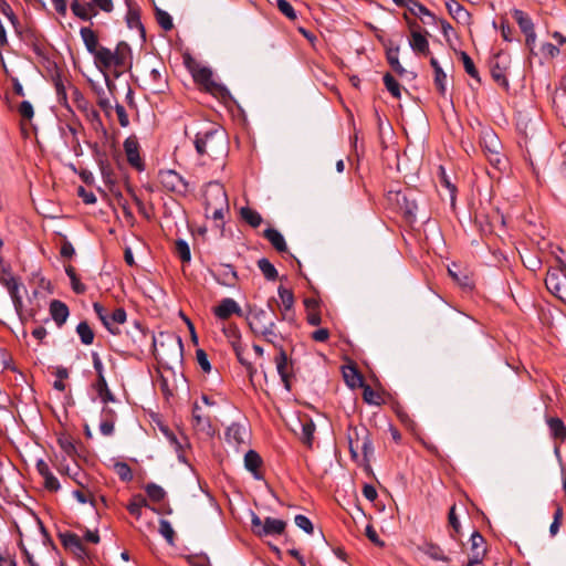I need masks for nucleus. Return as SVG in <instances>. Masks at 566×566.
<instances>
[{
    "mask_svg": "<svg viewBox=\"0 0 566 566\" xmlns=\"http://www.w3.org/2000/svg\"><path fill=\"white\" fill-rule=\"evenodd\" d=\"M251 331L262 336L266 342L276 344L281 338L275 324V314L260 307L250 308L247 316Z\"/></svg>",
    "mask_w": 566,
    "mask_h": 566,
    "instance_id": "1",
    "label": "nucleus"
},
{
    "mask_svg": "<svg viewBox=\"0 0 566 566\" xmlns=\"http://www.w3.org/2000/svg\"><path fill=\"white\" fill-rule=\"evenodd\" d=\"M157 356L169 363H179L182 358L184 345L178 335L160 333L153 338Z\"/></svg>",
    "mask_w": 566,
    "mask_h": 566,
    "instance_id": "2",
    "label": "nucleus"
},
{
    "mask_svg": "<svg viewBox=\"0 0 566 566\" xmlns=\"http://www.w3.org/2000/svg\"><path fill=\"white\" fill-rule=\"evenodd\" d=\"M545 277L546 289L562 302L566 303V264L563 260L556 259Z\"/></svg>",
    "mask_w": 566,
    "mask_h": 566,
    "instance_id": "3",
    "label": "nucleus"
},
{
    "mask_svg": "<svg viewBox=\"0 0 566 566\" xmlns=\"http://www.w3.org/2000/svg\"><path fill=\"white\" fill-rule=\"evenodd\" d=\"M224 145V134L220 129H209L198 133L195 138V147L199 155H216Z\"/></svg>",
    "mask_w": 566,
    "mask_h": 566,
    "instance_id": "4",
    "label": "nucleus"
},
{
    "mask_svg": "<svg viewBox=\"0 0 566 566\" xmlns=\"http://www.w3.org/2000/svg\"><path fill=\"white\" fill-rule=\"evenodd\" d=\"M388 200L397 205L406 220L415 221L418 205L412 190L389 191Z\"/></svg>",
    "mask_w": 566,
    "mask_h": 566,
    "instance_id": "5",
    "label": "nucleus"
},
{
    "mask_svg": "<svg viewBox=\"0 0 566 566\" xmlns=\"http://www.w3.org/2000/svg\"><path fill=\"white\" fill-rule=\"evenodd\" d=\"M251 525L258 536L280 535L284 532L286 523L283 520L266 517L262 521L255 513L251 514Z\"/></svg>",
    "mask_w": 566,
    "mask_h": 566,
    "instance_id": "6",
    "label": "nucleus"
},
{
    "mask_svg": "<svg viewBox=\"0 0 566 566\" xmlns=\"http://www.w3.org/2000/svg\"><path fill=\"white\" fill-rule=\"evenodd\" d=\"M193 80L203 86V88L213 95H223L226 87L213 78V73L209 67L197 66L192 70Z\"/></svg>",
    "mask_w": 566,
    "mask_h": 566,
    "instance_id": "7",
    "label": "nucleus"
},
{
    "mask_svg": "<svg viewBox=\"0 0 566 566\" xmlns=\"http://www.w3.org/2000/svg\"><path fill=\"white\" fill-rule=\"evenodd\" d=\"M471 556L468 559L467 566H479L486 555V542L480 532L474 531L470 537Z\"/></svg>",
    "mask_w": 566,
    "mask_h": 566,
    "instance_id": "8",
    "label": "nucleus"
},
{
    "mask_svg": "<svg viewBox=\"0 0 566 566\" xmlns=\"http://www.w3.org/2000/svg\"><path fill=\"white\" fill-rule=\"evenodd\" d=\"M206 208L228 206V196L223 186L217 181L209 182L205 190Z\"/></svg>",
    "mask_w": 566,
    "mask_h": 566,
    "instance_id": "9",
    "label": "nucleus"
},
{
    "mask_svg": "<svg viewBox=\"0 0 566 566\" xmlns=\"http://www.w3.org/2000/svg\"><path fill=\"white\" fill-rule=\"evenodd\" d=\"M356 387L363 389V399L368 405L380 406L384 402L381 392L365 380L364 375L356 368Z\"/></svg>",
    "mask_w": 566,
    "mask_h": 566,
    "instance_id": "10",
    "label": "nucleus"
},
{
    "mask_svg": "<svg viewBox=\"0 0 566 566\" xmlns=\"http://www.w3.org/2000/svg\"><path fill=\"white\" fill-rule=\"evenodd\" d=\"M160 184L170 191L184 192L187 190V182L175 170H161L159 172Z\"/></svg>",
    "mask_w": 566,
    "mask_h": 566,
    "instance_id": "11",
    "label": "nucleus"
},
{
    "mask_svg": "<svg viewBox=\"0 0 566 566\" xmlns=\"http://www.w3.org/2000/svg\"><path fill=\"white\" fill-rule=\"evenodd\" d=\"M3 284L6 285L8 293L10 294V297L12 300L13 306L17 311V313H20L23 307V300L21 291L23 290L22 284H20L17 279L10 276L2 280Z\"/></svg>",
    "mask_w": 566,
    "mask_h": 566,
    "instance_id": "12",
    "label": "nucleus"
},
{
    "mask_svg": "<svg viewBox=\"0 0 566 566\" xmlns=\"http://www.w3.org/2000/svg\"><path fill=\"white\" fill-rule=\"evenodd\" d=\"M213 313L218 318L227 319L233 314L241 316L242 310L233 298L226 297L214 307Z\"/></svg>",
    "mask_w": 566,
    "mask_h": 566,
    "instance_id": "13",
    "label": "nucleus"
},
{
    "mask_svg": "<svg viewBox=\"0 0 566 566\" xmlns=\"http://www.w3.org/2000/svg\"><path fill=\"white\" fill-rule=\"evenodd\" d=\"M61 541L66 549L72 552L75 556L83 558L87 556L86 548L84 547L81 538L72 533H65L60 535Z\"/></svg>",
    "mask_w": 566,
    "mask_h": 566,
    "instance_id": "14",
    "label": "nucleus"
},
{
    "mask_svg": "<svg viewBox=\"0 0 566 566\" xmlns=\"http://www.w3.org/2000/svg\"><path fill=\"white\" fill-rule=\"evenodd\" d=\"M248 430L244 424L232 423L227 428L226 439L230 444L240 446L247 442Z\"/></svg>",
    "mask_w": 566,
    "mask_h": 566,
    "instance_id": "15",
    "label": "nucleus"
},
{
    "mask_svg": "<svg viewBox=\"0 0 566 566\" xmlns=\"http://www.w3.org/2000/svg\"><path fill=\"white\" fill-rule=\"evenodd\" d=\"M93 55L95 57L96 63L101 64L104 67H111L114 65H119L122 63V60L117 53L104 46H99L97 51L93 53Z\"/></svg>",
    "mask_w": 566,
    "mask_h": 566,
    "instance_id": "16",
    "label": "nucleus"
},
{
    "mask_svg": "<svg viewBox=\"0 0 566 566\" xmlns=\"http://www.w3.org/2000/svg\"><path fill=\"white\" fill-rule=\"evenodd\" d=\"M446 8L449 14L457 20V22L462 24H469L471 20L470 12L457 0H448L446 2Z\"/></svg>",
    "mask_w": 566,
    "mask_h": 566,
    "instance_id": "17",
    "label": "nucleus"
},
{
    "mask_svg": "<svg viewBox=\"0 0 566 566\" xmlns=\"http://www.w3.org/2000/svg\"><path fill=\"white\" fill-rule=\"evenodd\" d=\"M138 148H139V145L135 138L129 137L124 142V150H125V154L127 157V161L133 167L137 168L138 170H142L143 164H142V159L139 157Z\"/></svg>",
    "mask_w": 566,
    "mask_h": 566,
    "instance_id": "18",
    "label": "nucleus"
},
{
    "mask_svg": "<svg viewBox=\"0 0 566 566\" xmlns=\"http://www.w3.org/2000/svg\"><path fill=\"white\" fill-rule=\"evenodd\" d=\"M551 437L555 442L563 443L566 441V426L558 417H549L546 419Z\"/></svg>",
    "mask_w": 566,
    "mask_h": 566,
    "instance_id": "19",
    "label": "nucleus"
},
{
    "mask_svg": "<svg viewBox=\"0 0 566 566\" xmlns=\"http://www.w3.org/2000/svg\"><path fill=\"white\" fill-rule=\"evenodd\" d=\"M297 424L300 427V431H297V429H294L295 433L298 436L303 443L311 447L313 443V434L315 431L314 422L307 418L304 420L300 419Z\"/></svg>",
    "mask_w": 566,
    "mask_h": 566,
    "instance_id": "20",
    "label": "nucleus"
},
{
    "mask_svg": "<svg viewBox=\"0 0 566 566\" xmlns=\"http://www.w3.org/2000/svg\"><path fill=\"white\" fill-rule=\"evenodd\" d=\"M489 137L488 140L491 143L492 154H488V160L493 167L501 169V166L504 164V158L500 154L501 143L494 132H491Z\"/></svg>",
    "mask_w": 566,
    "mask_h": 566,
    "instance_id": "21",
    "label": "nucleus"
},
{
    "mask_svg": "<svg viewBox=\"0 0 566 566\" xmlns=\"http://www.w3.org/2000/svg\"><path fill=\"white\" fill-rule=\"evenodd\" d=\"M50 313L57 326H62L69 317L67 306L57 300H54L50 304Z\"/></svg>",
    "mask_w": 566,
    "mask_h": 566,
    "instance_id": "22",
    "label": "nucleus"
},
{
    "mask_svg": "<svg viewBox=\"0 0 566 566\" xmlns=\"http://www.w3.org/2000/svg\"><path fill=\"white\" fill-rule=\"evenodd\" d=\"M430 65L432 66L434 71V85L438 92L441 95H444L447 92L446 82H447V74L443 72L442 67L440 66L438 60L436 57L430 59Z\"/></svg>",
    "mask_w": 566,
    "mask_h": 566,
    "instance_id": "23",
    "label": "nucleus"
},
{
    "mask_svg": "<svg viewBox=\"0 0 566 566\" xmlns=\"http://www.w3.org/2000/svg\"><path fill=\"white\" fill-rule=\"evenodd\" d=\"M409 44L416 53H429V42L427 38L418 31H411V39L409 41Z\"/></svg>",
    "mask_w": 566,
    "mask_h": 566,
    "instance_id": "24",
    "label": "nucleus"
},
{
    "mask_svg": "<svg viewBox=\"0 0 566 566\" xmlns=\"http://www.w3.org/2000/svg\"><path fill=\"white\" fill-rule=\"evenodd\" d=\"M512 17L514 18V20L516 21L521 31L524 34L535 30L532 19L524 11H522L520 9H513Z\"/></svg>",
    "mask_w": 566,
    "mask_h": 566,
    "instance_id": "25",
    "label": "nucleus"
},
{
    "mask_svg": "<svg viewBox=\"0 0 566 566\" xmlns=\"http://www.w3.org/2000/svg\"><path fill=\"white\" fill-rule=\"evenodd\" d=\"M261 464V458L260 455L253 451L249 450L244 455V467L248 471L253 473V476L258 480H260L262 476L258 472V468Z\"/></svg>",
    "mask_w": 566,
    "mask_h": 566,
    "instance_id": "26",
    "label": "nucleus"
},
{
    "mask_svg": "<svg viewBox=\"0 0 566 566\" xmlns=\"http://www.w3.org/2000/svg\"><path fill=\"white\" fill-rule=\"evenodd\" d=\"M108 326H105L108 332L112 334H118V325L125 323L126 321V312L124 308L118 307L116 308L111 315H108Z\"/></svg>",
    "mask_w": 566,
    "mask_h": 566,
    "instance_id": "27",
    "label": "nucleus"
},
{
    "mask_svg": "<svg viewBox=\"0 0 566 566\" xmlns=\"http://www.w3.org/2000/svg\"><path fill=\"white\" fill-rule=\"evenodd\" d=\"M264 237L271 242V244L279 251L284 252L286 250V242L281 232L276 229L269 228L264 231Z\"/></svg>",
    "mask_w": 566,
    "mask_h": 566,
    "instance_id": "28",
    "label": "nucleus"
},
{
    "mask_svg": "<svg viewBox=\"0 0 566 566\" xmlns=\"http://www.w3.org/2000/svg\"><path fill=\"white\" fill-rule=\"evenodd\" d=\"M80 33H81V36H82V40H83V42L85 44L86 50L91 54H93L95 51H97L99 45H98L97 36L94 33V31L91 30L90 28H82Z\"/></svg>",
    "mask_w": 566,
    "mask_h": 566,
    "instance_id": "29",
    "label": "nucleus"
},
{
    "mask_svg": "<svg viewBox=\"0 0 566 566\" xmlns=\"http://www.w3.org/2000/svg\"><path fill=\"white\" fill-rule=\"evenodd\" d=\"M491 75L492 78L501 86L507 88L509 81L505 74V67H501L497 60L491 62Z\"/></svg>",
    "mask_w": 566,
    "mask_h": 566,
    "instance_id": "30",
    "label": "nucleus"
},
{
    "mask_svg": "<svg viewBox=\"0 0 566 566\" xmlns=\"http://www.w3.org/2000/svg\"><path fill=\"white\" fill-rule=\"evenodd\" d=\"M286 354L284 350H281L280 352V355L277 356L276 358V369H277V373L284 384V387L286 390H290L291 387H290V382H289V374L286 371Z\"/></svg>",
    "mask_w": 566,
    "mask_h": 566,
    "instance_id": "31",
    "label": "nucleus"
},
{
    "mask_svg": "<svg viewBox=\"0 0 566 566\" xmlns=\"http://www.w3.org/2000/svg\"><path fill=\"white\" fill-rule=\"evenodd\" d=\"M399 48H391L387 51V61L390 67L398 74L403 75L406 73L405 67L399 62Z\"/></svg>",
    "mask_w": 566,
    "mask_h": 566,
    "instance_id": "32",
    "label": "nucleus"
},
{
    "mask_svg": "<svg viewBox=\"0 0 566 566\" xmlns=\"http://www.w3.org/2000/svg\"><path fill=\"white\" fill-rule=\"evenodd\" d=\"M406 8L411 14L419 17L420 19L422 17L432 18V12L417 0H407Z\"/></svg>",
    "mask_w": 566,
    "mask_h": 566,
    "instance_id": "33",
    "label": "nucleus"
},
{
    "mask_svg": "<svg viewBox=\"0 0 566 566\" xmlns=\"http://www.w3.org/2000/svg\"><path fill=\"white\" fill-rule=\"evenodd\" d=\"M192 419L195 421V426L199 430L205 431V432L210 431V429H211L210 421L207 417L202 416V413L200 412V407L198 405L193 406Z\"/></svg>",
    "mask_w": 566,
    "mask_h": 566,
    "instance_id": "34",
    "label": "nucleus"
},
{
    "mask_svg": "<svg viewBox=\"0 0 566 566\" xmlns=\"http://www.w3.org/2000/svg\"><path fill=\"white\" fill-rule=\"evenodd\" d=\"M240 214L253 228H258L262 222L261 214L248 207L241 208Z\"/></svg>",
    "mask_w": 566,
    "mask_h": 566,
    "instance_id": "35",
    "label": "nucleus"
},
{
    "mask_svg": "<svg viewBox=\"0 0 566 566\" xmlns=\"http://www.w3.org/2000/svg\"><path fill=\"white\" fill-rule=\"evenodd\" d=\"M258 266L266 280L274 281L277 277V271L274 265L265 258L258 261Z\"/></svg>",
    "mask_w": 566,
    "mask_h": 566,
    "instance_id": "36",
    "label": "nucleus"
},
{
    "mask_svg": "<svg viewBox=\"0 0 566 566\" xmlns=\"http://www.w3.org/2000/svg\"><path fill=\"white\" fill-rule=\"evenodd\" d=\"M76 333L78 334L81 342L84 345H91L94 340V333L86 322H81L76 326Z\"/></svg>",
    "mask_w": 566,
    "mask_h": 566,
    "instance_id": "37",
    "label": "nucleus"
},
{
    "mask_svg": "<svg viewBox=\"0 0 566 566\" xmlns=\"http://www.w3.org/2000/svg\"><path fill=\"white\" fill-rule=\"evenodd\" d=\"M96 390L98 392L99 398L102 399V401L104 403H106L108 401H115V397L112 394V391L109 390L105 377H101L97 380Z\"/></svg>",
    "mask_w": 566,
    "mask_h": 566,
    "instance_id": "38",
    "label": "nucleus"
},
{
    "mask_svg": "<svg viewBox=\"0 0 566 566\" xmlns=\"http://www.w3.org/2000/svg\"><path fill=\"white\" fill-rule=\"evenodd\" d=\"M460 59L463 63L465 72L474 80H476L479 83L481 82L479 76V71L476 70L473 60L464 52H460Z\"/></svg>",
    "mask_w": 566,
    "mask_h": 566,
    "instance_id": "39",
    "label": "nucleus"
},
{
    "mask_svg": "<svg viewBox=\"0 0 566 566\" xmlns=\"http://www.w3.org/2000/svg\"><path fill=\"white\" fill-rule=\"evenodd\" d=\"M384 84L387 91L396 98H399L401 95V86L398 81L390 74L386 73L384 75Z\"/></svg>",
    "mask_w": 566,
    "mask_h": 566,
    "instance_id": "40",
    "label": "nucleus"
},
{
    "mask_svg": "<svg viewBox=\"0 0 566 566\" xmlns=\"http://www.w3.org/2000/svg\"><path fill=\"white\" fill-rule=\"evenodd\" d=\"M363 461H364V470L366 473L370 474L373 473L371 467H370V458L374 454V447L371 442L366 439L363 443Z\"/></svg>",
    "mask_w": 566,
    "mask_h": 566,
    "instance_id": "41",
    "label": "nucleus"
},
{
    "mask_svg": "<svg viewBox=\"0 0 566 566\" xmlns=\"http://www.w3.org/2000/svg\"><path fill=\"white\" fill-rule=\"evenodd\" d=\"M159 533L168 544L174 545L175 531L167 520L159 521Z\"/></svg>",
    "mask_w": 566,
    "mask_h": 566,
    "instance_id": "42",
    "label": "nucleus"
},
{
    "mask_svg": "<svg viewBox=\"0 0 566 566\" xmlns=\"http://www.w3.org/2000/svg\"><path fill=\"white\" fill-rule=\"evenodd\" d=\"M563 516H564L563 507L560 505H556V510L553 515V522L549 526V534L552 537L557 535L560 524H562V521H563Z\"/></svg>",
    "mask_w": 566,
    "mask_h": 566,
    "instance_id": "43",
    "label": "nucleus"
},
{
    "mask_svg": "<svg viewBox=\"0 0 566 566\" xmlns=\"http://www.w3.org/2000/svg\"><path fill=\"white\" fill-rule=\"evenodd\" d=\"M424 553L434 560L449 562L448 556L444 555L443 551L434 544H427Z\"/></svg>",
    "mask_w": 566,
    "mask_h": 566,
    "instance_id": "44",
    "label": "nucleus"
},
{
    "mask_svg": "<svg viewBox=\"0 0 566 566\" xmlns=\"http://www.w3.org/2000/svg\"><path fill=\"white\" fill-rule=\"evenodd\" d=\"M65 272L71 280L72 290L77 294H83L86 291V287L80 282L75 270L72 266H69L65 269Z\"/></svg>",
    "mask_w": 566,
    "mask_h": 566,
    "instance_id": "45",
    "label": "nucleus"
},
{
    "mask_svg": "<svg viewBox=\"0 0 566 566\" xmlns=\"http://www.w3.org/2000/svg\"><path fill=\"white\" fill-rule=\"evenodd\" d=\"M277 293H279L280 300L282 302V305L284 307V312L290 311L294 303V297H293L292 292L283 286H280L277 290Z\"/></svg>",
    "mask_w": 566,
    "mask_h": 566,
    "instance_id": "46",
    "label": "nucleus"
},
{
    "mask_svg": "<svg viewBox=\"0 0 566 566\" xmlns=\"http://www.w3.org/2000/svg\"><path fill=\"white\" fill-rule=\"evenodd\" d=\"M146 493L155 502L161 501L166 495L165 490L155 483L147 484Z\"/></svg>",
    "mask_w": 566,
    "mask_h": 566,
    "instance_id": "47",
    "label": "nucleus"
},
{
    "mask_svg": "<svg viewBox=\"0 0 566 566\" xmlns=\"http://www.w3.org/2000/svg\"><path fill=\"white\" fill-rule=\"evenodd\" d=\"M71 10L77 18H80L82 20H91L92 19V14H88L86 12L83 0H73L71 3Z\"/></svg>",
    "mask_w": 566,
    "mask_h": 566,
    "instance_id": "48",
    "label": "nucleus"
},
{
    "mask_svg": "<svg viewBox=\"0 0 566 566\" xmlns=\"http://www.w3.org/2000/svg\"><path fill=\"white\" fill-rule=\"evenodd\" d=\"M232 347L233 350L235 352L239 361L247 367L250 378L252 379L255 374V370L252 368L251 364L244 358L241 344H238L234 340H232Z\"/></svg>",
    "mask_w": 566,
    "mask_h": 566,
    "instance_id": "49",
    "label": "nucleus"
},
{
    "mask_svg": "<svg viewBox=\"0 0 566 566\" xmlns=\"http://www.w3.org/2000/svg\"><path fill=\"white\" fill-rule=\"evenodd\" d=\"M176 253L184 262H189L191 260L190 248L182 239L176 241Z\"/></svg>",
    "mask_w": 566,
    "mask_h": 566,
    "instance_id": "50",
    "label": "nucleus"
},
{
    "mask_svg": "<svg viewBox=\"0 0 566 566\" xmlns=\"http://www.w3.org/2000/svg\"><path fill=\"white\" fill-rule=\"evenodd\" d=\"M370 170L369 161L365 158H360L358 153V146L356 145V176L363 178L364 175L368 174Z\"/></svg>",
    "mask_w": 566,
    "mask_h": 566,
    "instance_id": "51",
    "label": "nucleus"
},
{
    "mask_svg": "<svg viewBox=\"0 0 566 566\" xmlns=\"http://www.w3.org/2000/svg\"><path fill=\"white\" fill-rule=\"evenodd\" d=\"M342 371L348 388L354 389V363L347 359V364L342 367Z\"/></svg>",
    "mask_w": 566,
    "mask_h": 566,
    "instance_id": "52",
    "label": "nucleus"
},
{
    "mask_svg": "<svg viewBox=\"0 0 566 566\" xmlns=\"http://www.w3.org/2000/svg\"><path fill=\"white\" fill-rule=\"evenodd\" d=\"M448 520H449L450 526L453 530V532L450 534V536L453 539H457V536L460 533L461 525H460V522H459V520H458V517L455 515V505H452L450 507Z\"/></svg>",
    "mask_w": 566,
    "mask_h": 566,
    "instance_id": "53",
    "label": "nucleus"
},
{
    "mask_svg": "<svg viewBox=\"0 0 566 566\" xmlns=\"http://www.w3.org/2000/svg\"><path fill=\"white\" fill-rule=\"evenodd\" d=\"M114 470L123 481H129L133 478L130 468L124 462L115 463Z\"/></svg>",
    "mask_w": 566,
    "mask_h": 566,
    "instance_id": "54",
    "label": "nucleus"
},
{
    "mask_svg": "<svg viewBox=\"0 0 566 566\" xmlns=\"http://www.w3.org/2000/svg\"><path fill=\"white\" fill-rule=\"evenodd\" d=\"M156 18H157L159 25L164 30L168 31L172 28V19L166 11L157 9Z\"/></svg>",
    "mask_w": 566,
    "mask_h": 566,
    "instance_id": "55",
    "label": "nucleus"
},
{
    "mask_svg": "<svg viewBox=\"0 0 566 566\" xmlns=\"http://www.w3.org/2000/svg\"><path fill=\"white\" fill-rule=\"evenodd\" d=\"M294 522H295L296 526L300 527L301 530H303L305 533H307V534L313 533V531H314L313 524L305 515H302V514L296 515L294 518Z\"/></svg>",
    "mask_w": 566,
    "mask_h": 566,
    "instance_id": "56",
    "label": "nucleus"
},
{
    "mask_svg": "<svg viewBox=\"0 0 566 566\" xmlns=\"http://www.w3.org/2000/svg\"><path fill=\"white\" fill-rule=\"evenodd\" d=\"M276 4H277V8L280 9V11L285 17H287L291 20H295L296 19V12H295V10L293 9V7L291 6V3L289 1H286V0H276Z\"/></svg>",
    "mask_w": 566,
    "mask_h": 566,
    "instance_id": "57",
    "label": "nucleus"
},
{
    "mask_svg": "<svg viewBox=\"0 0 566 566\" xmlns=\"http://www.w3.org/2000/svg\"><path fill=\"white\" fill-rule=\"evenodd\" d=\"M54 86L57 96V101L62 104H66V87L60 76L54 78Z\"/></svg>",
    "mask_w": 566,
    "mask_h": 566,
    "instance_id": "58",
    "label": "nucleus"
},
{
    "mask_svg": "<svg viewBox=\"0 0 566 566\" xmlns=\"http://www.w3.org/2000/svg\"><path fill=\"white\" fill-rule=\"evenodd\" d=\"M128 335H130L132 340L138 345H140L146 338L143 328L137 322L134 323V327L130 332H128Z\"/></svg>",
    "mask_w": 566,
    "mask_h": 566,
    "instance_id": "59",
    "label": "nucleus"
},
{
    "mask_svg": "<svg viewBox=\"0 0 566 566\" xmlns=\"http://www.w3.org/2000/svg\"><path fill=\"white\" fill-rule=\"evenodd\" d=\"M229 209V205L228 206H217V207H212V208H206V213L208 216H211L212 219L214 220H222L223 217H224V212L228 211Z\"/></svg>",
    "mask_w": 566,
    "mask_h": 566,
    "instance_id": "60",
    "label": "nucleus"
},
{
    "mask_svg": "<svg viewBox=\"0 0 566 566\" xmlns=\"http://www.w3.org/2000/svg\"><path fill=\"white\" fill-rule=\"evenodd\" d=\"M18 112L19 114L21 115L22 118L24 119H32V117L34 116V111H33V106L30 102L28 101H23L20 105H19V108H18Z\"/></svg>",
    "mask_w": 566,
    "mask_h": 566,
    "instance_id": "61",
    "label": "nucleus"
},
{
    "mask_svg": "<svg viewBox=\"0 0 566 566\" xmlns=\"http://www.w3.org/2000/svg\"><path fill=\"white\" fill-rule=\"evenodd\" d=\"M223 333H224L226 337L229 339L231 345H232V340L240 344L241 335H240V331L238 329L237 326H234V325L226 326V327H223Z\"/></svg>",
    "mask_w": 566,
    "mask_h": 566,
    "instance_id": "62",
    "label": "nucleus"
},
{
    "mask_svg": "<svg viewBox=\"0 0 566 566\" xmlns=\"http://www.w3.org/2000/svg\"><path fill=\"white\" fill-rule=\"evenodd\" d=\"M196 356H197V361H198L199 366L201 367V369L206 373H209L211 370V365H210V361L208 359V355L206 354V352L203 349H198L196 353Z\"/></svg>",
    "mask_w": 566,
    "mask_h": 566,
    "instance_id": "63",
    "label": "nucleus"
},
{
    "mask_svg": "<svg viewBox=\"0 0 566 566\" xmlns=\"http://www.w3.org/2000/svg\"><path fill=\"white\" fill-rule=\"evenodd\" d=\"M146 505H147V502L145 499H136L134 502H132L128 505V511L130 514L135 515L136 517H140L142 507H144Z\"/></svg>",
    "mask_w": 566,
    "mask_h": 566,
    "instance_id": "64",
    "label": "nucleus"
}]
</instances>
